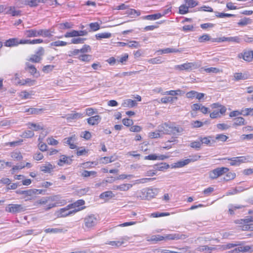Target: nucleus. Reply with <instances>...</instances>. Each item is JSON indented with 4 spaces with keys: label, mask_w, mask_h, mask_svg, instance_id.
<instances>
[{
    "label": "nucleus",
    "mask_w": 253,
    "mask_h": 253,
    "mask_svg": "<svg viewBox=\"0 0 253 253\" xmlns=\"http://www.w3.org/2000/svg\"><path fill=\"white\" fill-rule=\"evenodd\" d=\"M71 209H72L70 204L67 206L66 207L60 209L59 211H57L56 214L58 217H66L68 215H70L72 214L75 213L76 212L80 211V209H75L72 211H70Z\"/></svg>",
    "instance_id": "obj_1"
},
{
    "label": "nucleus",
    "mask_w": 253,
    "mask_h": 253,
    "mask_svg": "<svg viewBox=\"0 0 253 253\" xmlns=\"http://www.w3.org/2000/svg\"><path fill=\"white\" fill-rule=\"evenodd\" d=\"M26 208L21 204H11L8 205L5 208V211L12 213H17L24 211Z\"/></svg>",
    "instance_id": "obj_2"
},
{
    "label": "nucleus",
    "mask_w": 253,
    "mask_h": 253,
    "mask_svg": "<svg viewBox=\"0 0 253 253\" xmlns=\"http://www.w3.org/2000/svg\"><path fill=\"white\" fill-rule=\"evenodd\" d=\"M84 226L87 228H91L98 223L97 216L94 214H90L84 218Z\"/></svg>",
    "instance_id": "obj_3"
},
{
    "label": "nucleus",
    "mask_w": 253,
    "mask_h": 253,
    "mask_svg": "<svg viewBox=\"0 0 253 253\" xmlns=\"http://www.w3.org/2000/svg\"><path fill=\"white\" fill-rule=\"evenodd\" d=\"M229 171V169L225 167L218 168L210 172L209 176L211 179H214L226 173Z\"/></svg>",
    "instance_id": "obj_4"
},
{
    "label": "nucleus",
    "mask_w": 253,
    "mask_h": 253,
    "mask_svg": "<svg viewBox=\"0 0 253 253\" xmlns=\"http://www.w3.org/2000/svg\"><path fill=\"white\" fill-rule=\"evenodd\" d=\"M200 158V156L195 155L194 156H190L189 158L185 160H181L176 163H175V168L183 167L191 162L197 161Z\"/></svg>",
    "instance_id": "obj_5"
},
{
    "label": "nucleus",
    "mask_w": 253,
    "mask_h": 253,
    "mask_svg": "<svg viewBox=\"0 0 253 253\" xmlns=\"http://www.w3.org/2000/svg\"><path fill=\"white\" fill-rule=\"evenodd\" d=\"M238 58H243L247 62H251L253 59V50H244L242 53L238 54Z\"/></svg>",
    "instance_id": "obj_6"
},
{
    "label": "nucleus",
    "mask_w": 253,
    "mask_h": 253,
    "mask_svg": "<svg viewBox=\"0 0 253 253\" xmlns=\"http://www.w3.org/2000/svg\"><path fill=\"white\" fill-rule=\"evenodd\" d=\"M174 239V235L169 234V235H165L164 236H162L160 235H153L150 237V241L152 242H158L162 241L164 240H173Z\"/></svg>",
    "instance_id": "obj_7"
},
{
    "label": "nucleus",
    "mask_w": 253,
    "mask_h": 253,
    "mask_svg": "<svg viewBox=\"0 0 253 253\" xmlns=\"http://www.w3.org/2000/svg\"><path fill=\"white\" fill-rule=\"evenodd\" d=\"M88 33L86 31H76L73 30L70 32H67L65 35L64 37L65 38H69V37H80V36H86Z\"/></svg>",
    "instance_id": "obj_8"
},
{
    "label": "nucleus",
    "mask_w": 253,
    "mask_h": 253,
    "mask_svg": "<svg viewBox=\"0 0 253 253\" xmlns=\"http://www.w3.org/2000/svg\"><path fill=\"white\" fill-rule=\"evenodd\" d=\"M77 140V136L75 134L72 135V136L65 138L63 140V143L69 145L70 148L74 149L77 148V146L75 144V141Z\"/></svg>",
    "instance_id": "obj_9"
},
{
    "label": "nucleus",
    "mask_w": 253,
    "mask_h": 253,
    "mask_svg": "<svg viewBox=\"0 0 253 253\" xmlns=\"http://www.w3.org/2000/svg\"><path fill=\"white\" fill-rule=\"evenodd\" d=\"M229 161H230V165L231 166H239L241 163H245L247 161V158L245 157H237L231 158H225Z\"/></svg>",
    "instance_id": "obj_10"
},
{
    "label": "nucleus",
    "mask_w": 253,
    "mask_h": 253,
    "mask_svg": "<svg viewBox=\"0 0 253 253\" xmlns=\"http://www.w3.org/2000/svg\"><path fill=\"white\" fill-rule=\"evenodd\" d=\"M146 200H150L156 196L159 190L158 188H145Z\"/></svg>",
    "instance_id": "obj_11"
},
{
    "label": "nucleus",
    "mask_w": 253,
    "mask_h": 253,
    "mask_svg": "<svg viewBox=\"0 0 253 253\" xmlns=\"http://www.w3.org/2000/svg\"><path fill=\"white\" fill-rule=\"evenodd\" d=\"M129 239V238L128 237L124 236L120 239L119 241H108L106 244L112 246L118 247L124 244L126 241H127Z\"/></svg>",
    "instance_id": "obj_12"
},
{
    "label": "nucleus",
    "mask_w": 253,
    "mask_h": 253,
    "mask_svg": "<svg viewBox=\"0 0 253 253\" xmlns=\"http://www.w3.org/2000/svg\"><path fill=\"white\" fill-rule=\"evenodd\" d=\"M252 221H253V216H247L245 219L236 220L235 223L238 224L243 225V230H245L244 227L246 226V225L248 224V223H250Z\"/></svg>",
    "instance_id": "obj_13"
},
{
    "label": "nucleus",
    "mask_w": 253,
    "mask_h": 253,
    "mask_svg": "<svg viewBox=\"0 0 253 253\" xmlns=\"http://www.w3.org/2000/svg\"><path fill=\"white\" fill-rule=\"evenodd\" d=\"M101 120V117L99 115H95L87 119V123L92 126L98 125Z\"/></svg>",
    "instance_id": "obj_14"
},
{
    "label": "nucleus",
    "mask_w": 253,
    "mask_h": 253,
    "mask_svg": "<svg viewBox=\"0 0 253 253\" xmlns=\"http://www.w3.org/2000/svg\"><path fill=\"white\" fill-rule=\"evenodd\" d=\"M38 191L36 189H31L27 190H18L16 191L17 194L24 195L26 196H32Z\"/></svg>",
    "instance_id": "obj_15"
},
{
    "label": "nucleus",
    "mask_w": 253,
    "mask_h": 253,
    "mask_svg": "<svg viewBox=\"0 0 253 253\" xmlns=\"http://www.w3.org/2000/svg\"><path fill=\"white\" fill-rule=\"evenodd\" d=\"M194 65L193 63H186L181 65L175 66V69L179 70H188L191 69Z\"/></svg>",
    "instance_id": "obj_16"
},
{
    "label": "nucleus",
    "mask_w": 253,
    "mask_h": 253,
    "mask_svg": "<svg viewBox=\"0 0 253 253\" xmlns=\"http://www.w3.org/2000/svg\"><path fill=\"white\" fill-rule=\"evenodd\" d=\"M85 116V115L81 113H74L68 114L66 115V119L68 120H77L81 118H83Z\"/></svg>",
    "instance_id": "obj_17"
},
{
    "label": "nucleus",
    "mask_w": 253,
    "mask_h": 253,
    "mask_svg": "<svg viewBox=\"0 0 253 253\" xmlns=\"http://www.w3.org/2000/svg\"><path fill=\"white\" fill-rule=\"evenodd\" d=\"M18 45V38L9 39L4 42V45L6 47H13Z\"/></svg>",
    "instance_id": "obj_18"
},
{
    "label": "nucleus",
    "mask_w": 253,
    "mask_h": 253,
    "mask_svg": "<svg viewBox=\"0 0 253 253\" xmlns=\"http://www.w3.org/2000/svg\"><path fill=\"white\" fill-rule=\"evenodd\" d=\"M25 66V70L28 71L31 75L34 76L37 73V70L34 65L30 64L29 62H26Z\"/></svg>",
    "instance_id": "obj_19"
},
{
    "label": "nucleus",
    "mask_w": 253,
    "mask_h": 253,
    "mask_svg": "<svg viewBox=\"0 0 253 253\" xmlns=\"http://www.w3.org/2000/svg\"><path fill=\"white\" fill-rule=\"evenodd\" d=\"M185 92L183 90L180 89L175 90V96H179L180 97V104H183L184 102V94ZM178 99V97L175 96V101Z\"/></svg>",
    "instance_id": "obj_20"
},
{
    "label": "nucleus",
    "mask_w": 253,
    "mask_h": 253,
    "mask_svg": "<svg viewBox=\"0 0 253 253\" xmlns=\"http://www.w3.org/2000/svg\"><path fill=\"white\" fill-rule=\"evenodd\" d=\"M54 167L49 163H46L45 165H42L40 167V169L44 173H50L54 169Z\"/></svg>",
    "instance_id": "obj_21"
},
{
    "label": "nucleus",
    "mask_w": 253,
    "mask_h": 253,
    "mask_svg": "<svg viewBox=\"0 0 253 253\" xmlns=\"http://www.w3.org/2000/svg\"><path fill=\"white\" fill-rule=\"evenodd\" d=\"M37 37L38 36H42L43 37H47L49 38L52 36L50 31L49 30L47 29H42L40 30L39 31H37Z\"/></svg>",
    "instance_id": "obj_22"
},
{
    "label": "nucleus",
    "mask_w": 253,
    "mask_h": 253,
    "mask_svg": "<svg viewBox=\"0 0 253 253\" xmlns=\"http://www.w3.org/2000/svg\"><path fill=\"white\" fill-rule=\"evenodd\" d=\"M246 124L245 119L242 117H238L234 119V123L233 124L234 126H243Z\"/></svg>",
    "instance_id": "obj_23"
},
{
    "label": "nucleus",
    "mask_w": 253,
    "mask_h": 253,
    "mask_svg": "<svg viewBox=\"0 0 253 253\" xmlns=\"http://www.w3.org/2000/svg\"><path fill=\"white\" fill-rule=\"evenodd\" d=\"M41 2L44 3L45 1L44 0H27L26 1V4L30 7H35Z\"/></svg>",
    "instance_id": "obj_24"
},
{
    "label": "nucleus",
    "mask_w": 253,
    "mask_h": 253,
    "mask_svg": "<svg viewBox=\"0 0 253 253\" xmlns=\"http://www.w3.org/2000/svg\"><path fill=\"white\" fill-rule=\"evenodd\" d=\"M251 249V247L249 246H239L236 248H235L233 251V252L235 253H239L240 252H247L248 251H249Z\"/></svg>",
    "instance_id": "obj_25"
},
{
    "label": "nucleus",
    "mask_w": 253,
    "mask_h": 253,
    "mask_svg": "<svg viewBox=\"0 0 253 253\" xmlns=\"http://www.w3.org/2000/svg\"><path fill=\"white\" fill-rule=\"evenodd\" d=\"M115 196V195L113 194V193L111 191H108L106 192H104L102 193L100 196L99 197L100 199H105L106 198H111Z\"/></svg>",
    "instance_id": "obj_26"
},
{
    "label": "nucleus",
    "mask_w": 253,
    "mask_h": 253,
    "mask_svg": "<svg viewBox=\"0 0 253 253\" xmlns=\"http://www.w3.org/2000/svg\"><path fill=\"white\" fill-rule=\"evenodd\" d=\"M13 9V7H11V6H6L4 5H0V13H3L4 14H10V11Z\"/></svg>",
    "instance_id": "obj_27"
},
{
    "label": "nucleus",
    "mask_w": 253,
    "mask_h": 253,
    "mask_svg": "<svg viewBox=\"0 0 253 253\" xmlns=\"http://www.w3.org/2000/svg\"><path fill=\"white\" fill-rule=\"evenodd\" d=\"M37 30L35 29L26 30L24 33V34L27 38L37 37Z\"/></svg>",
    "instance_id": "obj_28"
},
{
    "label": "nucleus",
    "mask_w": 253,
    "mask_h": 253,
    "mask_svg": "<svg viewBox=\"0 0 253 253\" xmlns=\"http://www.w3.org/2000/svg\"><path fill=\"white\" fill-rule=\"evenodd\" d=\"M136 104L135 101L131 99H127L125 100L122 104V106L124 107H133Z\"/></svg>",
    "instance_id": "obj_29"
},
{
    "label": "nucleus",
    "mask_w": 253,
    "mask_h": 253,
    "mask_svg": "<svg viewBox=\"0 0 253 253\" xmlns=\"http://www.w3.org/2000/svg\"><path fill=\"white\" fill-rule=\"evenodd\" d=\"M58 26L60 29L64 30L72 28L74 25L71 22H66L63 23H60Z\"/></svg>",
    "instance_id": "obj_30"
},
{
    "label": "nucleus",
    "mask_w": 253,
    "mask_h": 253,
    "mask_svg": "<svg viewBox=\"0 0 253 253\" xmlns=\"http://www.w3.org/2000/svg\"><path fill=\"white\" fill-rule=\"evenodd\" d=\"M97 172L95 171H88L86 170H84L81 175L83 177H87L89 176H92L94 177L96 176Z\"/></svg>",
    "instance_id": "obj_31"
},
{
    "label": "nucleus",
    "mask_w": 253,
    "mask_h": 253,
    "mask_svg": "<svg viewBox=\"0 0 253 253\" xmlns=\"http://www.w3.org/2000/svg\"><path fill=\"white\" fill-rule=\"evenodd\" d=\"M11 157L12 158L13 160L19 161L23 159V157L19 152H13L11 153Z\"/></svg>",
    "instance_id": "obj_32"
},
{
    "label": "nucleus",
    "mask_w": 253,
    "mask_h": 253,
    "mask_svg": "<svg viewBox=\"0 0 253 253\" xmlns=\"http://www.w3.org/2000/svg\"><path fill=\"white\" fill-rule=\"evenodd\" d=\"M36 81L35 80H31V79L27 78L25 80H22V81H19L18 83L20 85H23L27 84H28L30 86L34 85Z\"/></svg>",
    "instance_id": "obj_33"
},
{
    "label": "nucleus",
    "mask_w": 253,
    "mask_h": 253,
    "mask_svg": "<svg viewBox=\"0 0 253 253\" xmlns=\"http://www.w3.org/2000/svg\"><path fill=\"white\" fill-rule=\"evenodd\" d=\"M71 161V159H69L65 156H63V158L60 159L58 162V165L60 166H62L64 164H70Z\"/></svg>",
    "instance_id": "obj_34"
},
{
    "label": "nucleus",
    "mask_w": 253,
    "mask_h": 253,
    "mask_svg": "<svg viewBox=\"0 0 253 253\" xmlns=\"http://www.w3.org/2000/svg\"><path fill=\"white\" fill-rule=\"evenodd\" d=\"M145 191L146 190L145 189H143L139 191H137L136 194V197L140 200H146Z\"/></svg>",
    "instance_id": "obj_35"
},
{
    "label": "nucleus",
    "mask_w": 253,
    "mask_h": 253,
    "mask_svg": "<svg viewBox=\"0 0 253 253\" xmlns=\"http://www.w3.org/2000/svg\"><path fill=\"white\" fill-rule=\"evenodd\" d=\"M95 37L97 40H100L101 39H108L111 37V34L110 33H99L96 34Z\"/></svg>",
    "instance_id": "obj_36"
},
{
    "label": "nucleus",
    "mask_w": 253,
    "mask_h": 253,
    "mask_svg": "<svg viewBox=\"0 0 253 253\" xmlns=\"http://www.w3.org/2000/svg\"><path fill=\"white\" fill-rule=\"evenodd\" d=\"M26 112H29L31 114H39L42 112V109L31 108L26 109Z\"/></svg>",
    "instance_id": "obj_37"
},
{
    "label": "nucleus",
    "mask_w": 253,
    "mask_h": 253,
    "mask_svg": "<svg viewBox=\"0 0 253 253\" xmlns=\"http://www.w3.org/2000/svg\"><path fill=\"white\" fill-rule=\"evenodd\" d=\"M84 201L83 200H79L76 202L70 204L72 208H78V209H80V210L83 209V208H79L80 206H82L84 204Z\"/></svg>",
    "instance_id": "obj_38"
},
{
    "label": "nucleus",
    "mask_w": 253,
    "mask_h": 253,
    "mask_svg": "<svg viewBox=\"0 0 253 253\" xmlns=\"http://www.w3.org/2000/svg\"><path fill=\"white\" fill-rule=\"evenodd\" d=\"M162 16L161 13H156L152 15H148L145 16V19L149 20H154L160 18Z\"/></svg>",
    "instance_id": "obj_39"
},
{
    "label": "nucleus",
    "mask_w": 253,
    "mask_h": 253,
    "mask_svg": "<svg viewBox=\"0 0 253 253\" xmlns=\"http://www.w3.org/2000/svg\"><path fill=\"white\" fill-rule=\"evenodd\" d=\"M241 115L243 116L252 115L253 116V108L242 109L241 110Z\"/></svg>",
    "instance_id": "obj_40"
},
{
    "label": "nucleus",
    "mask_w": 253,
    "mask_h": 253,
    "mask_svg": "<svg viewBox=\"0 0 253 253\" xmlns=\"http://www.w3.org/2000/svg\"><path fill=\"white\" fill-rule=\"evenodd\" d=\"M251 22L252 20L250 18L245 17L243 19H241L238 23V25L239 26H243L251 24Z\"/></svg>",
    "instance_id": "obj_41"
},
{
    "label": "nucleus",
    "mask_w": 253,
    "mask_h": 253,
    "mask_svg": "<svg viewBox=\"0 0 253 253\" xmlns=\"http://www.w3.org/2000/svg\"><path fill=\"white\" fill-rule=\"evenodd\" d=\"M198 42H204L207 41H209L211 40H212L211 37L207 34H205L202 36L198 37Z\"/></svg>",
    "instance_id": "obj_42"
},
{
    "label": "nucleus",
    "mask_w": 253,
    "mask_h": 253,
    "mask_svg": "<svg viewBox=\"0 0 253 253\" xmlns=\"http://www.w3.org/2000/svg\"><path fill=\"white\" fill-rule=\"evenodd\" d=\"M169 165L165 163H162L154 166V168L156 170H164L165 169H167Z\"/></svg>",
    "instance_id": "obj_43"
},
{
    "label": "nucleus",
    "mask_w": 253,
    "mask_h": 253,
    "mask_svg": "<svg viewBox=\"0 0 253 253\" xmlns=\"http://www.w3.org/2000/svg\"><path fill=\"white\" fill-rule=\"evenodd\" d=\"M228 42L240 43L242 42L241 36H235L228 37Z\"/></svg>",
    "instance_id": "obj_44"
},
{
    "label": "nucleus",
    "mask_w": 253,
    "mask_h": 253,
    "mask_svg": "<svg viewBox=\"0 0 253 253\" xmlns=\"http://www.w3.org/2000/svg\"><path fill=\"white\" fill-rule=\"evenodd\" d=\"M67 44V42L61 41H57L50 43V46H64Z\"/></svg>",
    "instance_id": "obj_45"
},
{
    "label": "nucleus",
    "mask_w": 253,
    "mask_h": 253,
    "mask_svg": "<svg viewBox=\"0 0 253 253\" xmlns=\"http://www.w3.org/2000/svg\"><path fill=\"white\" fill-rule=\"evenodd\" d=\"M42 59V58L40 57L39 55H37L35 54L31 55L29 61L33 63H39Z\"/></svg>",
    "instance_id": "obj_46"
},
{
    "label": "nucleus",
    "mask_w": 253,
    "mask_h": 253,
    "mask_svg": "<svg viewBox=\"0 0 253 253\" xmlns=\"http://www.w3.org/2000/svg\"><path fill=\"white\" fill-rule=\"evenodd\" d=\"M63 230L59 228H46L44 230V232L46 233H57L62 232Z\"/></svg>",
    "instance_id": "obj_47"
},
{
    "label": "nucleus",
    "mask_w": 253,
    "mask_h": 253,
    "mask_svg": "<svg viewBox=\"0 0 253 253\" xmlns=\"http://www.w3.org/2000/svg\"><path fill=\"white\" fill-rule=\"evenodd\" d=\"M128 57V54L126 53L124 55H122L121 57L118 56L117 58V62L119 63H121L122 64H124L125 62L127 60Z\"/></svg>",
    "instance_id": "obj_48"
},
{
    "label": "nucleus",
    "mask_w": 253,
    "mask_h": 253,
    "mask_svg": "<svg viewBox=\"0 0 253 253\" xmlns=\"http://www.w3.org/2000/svg\"><path fill=\"white\" fill-rule=\"evenodd\" d=\"M85 40V38H82L80 37L77 38H73L71 40V43L73 44L83 43H84V42Z\"/></svg>",
    "instance_id": "obj_49"
},
{
    "label": "nucleus",
    "mask_w": 253,
    "mask_h": 253,
    "mask_svg": "<svg viewBox=\"0 0 253 253\" xmlns=\"http://www.w3.org/2000/svg\"><path fill=\"white\" fill-rule=\"evenodd\" d=\"M127 46L131 48H138L140 46L139 42L135 41H130L127 43Z\"/></svg>",
    "instance_id": "obj_50"
},
{
    "label": "nucleus",
    "mask_w": 253,
    "mask_h": 253,
    "mask_svg": "<svg viewBox=\"0 0 253 253\" xmlns=\"http://www.w3.org/2000/svg\"><path fill=\"white\" fill-rule=\"evenodd\" d=\"M169 212H155L151 213V216L153 217H159L169 215Z\"/></svg>",
    "instance_id": "obj_51"
},
{
    "label": "nucleus",
    "mask_w": 253,
    "mask_h": 253,
    "mask_svg": "<svg viewBox=\"0 0 253 253\" xmlns=\"http://www.w3.org/2000/svg\"><path fill=\"white\" fill-rule=\"evenodd\" d=\"M132 185L131 184L126 183L120 185V190L123 191H126L129 190L132 187Z\"/></svg>",
    "instance_id": "obj_52"
},
{
    "label": "nucleus",
    "mask_w": 253,
    "mask_h": 253,
    "mask_svg": "<svg viewBox=\"0 0 253 253\" xmlns=\"http://www.w3.org/2000/svg\"><path fill=\"white\" fill-rule=\"evenodd\" d=\"M34 135V133L32 130H26L23 132L22 136L24 138H31Z\"/></svg>",
    "instance_id": "obj_53"
},
{
    "label": "nucleus",
    "mask_w": 253,
    "mask_h": 253,
    "mask_svg": "<svg viewBox=\"0 0 253 253\" xmlns=\"http://www.w3.org/2000/svg\"><path fill=\"white\" fill-rule=\"evenodd\" d=\"M126 14L129 15H133L136 14V16H139L140 14V12L138 11H137L134 9H129L128 8L126 10Z\"/></svg>",
    "instance_id": "obj_54"
},
{
    "label": "nucleus",
    "mask_w": 253,
    "mask_h": 253,
    "mask_svg": "<svg viewBox=\"0 0 253 253\" xmlns=\"http://www.w3.org/2000/svg\"><path fill=\"white\" fill-rule=\"evenodd\" d=\"M173 52H174V49L172 48H166L163 49H160L157 51V52H158L159 54H167Z\"/></svg>",
    "instance_id": "obj_55"
},
{
    "label": "nucleus",
    "mask_w": 253,
    "mask_h": 253,
    "mask_svg": "<svg viewBox=\"0 0 253 253\" xmlns=\"http://www.w3.org/2000/svg\"><path fill=\"white\" fill-rule=\"evenodd\" d=\"M91 58V55L88 54H83L79 56V59L84 62H88L90 60Z\"/></svg>",
    "instance_id": "obj_56"
},
{
    "label": "nucleus",
    "mask_w": 253,
    "mask_h": 253,
    "mask_svg": "<svg viewBox=\"0 0 253 253\" xmlns=\"http://www.w3.org/2000/svg\"><path fill=\"white\" fill-rule=\"evenodd\" d=\"M54 66L52 65H47L43 67L42 71L45 73H48L53 70Z\"/></svg>",
    "instance_id": "obj_57"
},
{
    "label": "nucleus",
    "mask_w": 253,
    "mask_h": 253,
    "mask_svg": "<svg viewBox=\"0 0 253 253\" xmlns=\"http://www.w3.org/2000/svg\"><path fill=\"white\" fill-rule=\"evenodd\" d=\"M92 31H96L100 29V25L97 22L91 23L89 25Z\"/></svg>",
    "instance_id": "obj_58"
},
{
    "label": "nucleus",
    "mask_w": 253,
    "mask_h": 253,
    "mask_svg": "<svg viewBox=\"0 0 253 253\" xmlns=\"http://www.w3.org/2000/svg\"><path fill=\"white\" fill-rule=\"evenodd\" d=\"M148 62L152 64H160L162 63L163 61L161 57H158L149 59Z\"/></svg>",
    "instance_id": "obj_59"
},
{
    "label": "nucleus",
    "mask_w": 253,
    "mask_h": 253,
    "mask_svg": "<svg viewBox=\"0 0 253 253\" xmlns=\"http://www.w3.org/2000/svg\"><path fill=\"white\" fill-rule=\"evenodd\" d=\"M228 138V137L223 134H217L215 136L216 140L221 141L222 142H225Z\"/></svg>",
    "instance_id": "obj_60"
},
{
    "label": "nucleus",
    "mask_w": 253,
    "mask_h": 253,
    "mask_svg": "<svg viewBox=\"0 0 253 253\" xmlns=\"http://www.w3.org/2000/svg\"><path fill=\"white\" fill-rule=\"evenodd\" d=\"M86 115L90 116L97 113V110L93 108H87L85 109Z\"/></svg>",
    "instance_id": "obj_61"
},
{
    "label": "nucleus",
    "mask_w": 253,
    "mask_h": 253,
    "mask_svg": "<svg viewBox=\"0 0 253 253\" xmlns=\"http://www.w3.org/2000/svg\"><path fill=\"white\" fill-rule=\"evenodd\" d=\"M186 4L188 7H194L198 5V2L194 0H186Z\"/></svg>",
    "instance_id": "obj_62"
},
{
    "label": "nucleus",
    "mask_w": 253,
    "mask_h": 253,
    "mask_svg": "<svg viewBox=\"0 0 253 253\" xmlns=\"http://www.w3.org/2000/svg\"><path fill=\"white\" fill-rule=\"evenodd\" d=\"M149 137L151 138H156L161 137L160 131H156L154 132H150L149 133Z\"/></svg>",
    "instance_id": "obj_63"
},
{
    "label": "nucleus",
    "mask_w": 253,
    "mask_h": 253,
    "mask_svg": "<svg viewBox=\"0 0 253 253\" xmlns=\"http://www.w3.org/2000/svg\"><path fill=\"white\" fill-rule=\"evenodd\" d=\"M234 78L235 80H244L247 79V77L245 76L242 73H236L234 74Z\"/></svg>",
    "instance_id": "obj_64"
}]
</instances>
